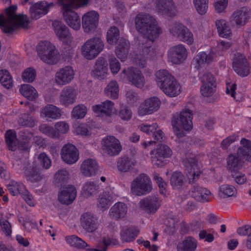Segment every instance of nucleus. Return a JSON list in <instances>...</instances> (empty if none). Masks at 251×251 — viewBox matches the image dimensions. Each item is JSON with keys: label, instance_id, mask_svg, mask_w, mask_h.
I'll list each match as a JSON object with an SVG mask.
<instances>
[{"label": "nucleus", "instance_id": "1", "mask_svg": "<svg viewBox=\"0 0 251 251\" xmlns=\"http://www.w3.org/2000/svg\"><path fill=\"white\" fill-rule=\"evenodd\" d=\"M17 6L12 5L5 9L6 18L0 14V27L8 35L14 34L20 28H27L29 20L26 15H17Z\"/></svg>", "mask_w": 251, "mask_h": 251}, {"label": "nucleus", "instance_id": "2", "mask_svg": "<svg viewBox=\"0 0 251 251\" xmlns=\"http://www.w3.org/2000/svg\"><path fill=\"white\" fill-rule=\"evenodd\" d=\"M135 24L137 31L144 37L152 40L157 39L162 33L155 18L149 14L141 13L135 18Z\"/></svg>", "mask_w": 251, "mask_h": 251}, {"label": "nucleus", "instance_id": "3", "mask_svg": "<svg viewBox=\"0 0 251 251\" xmlns=\"http://www.w3.org/2000/svg\"><path fill=\"white\" fill-rule=\"evenodd\" d=\"M62 5L63 18L67 25L72 28L77 30L80 27V20L71 8H77L87 4L89 0H58Z\"/></svg>", "mask_w": 251, "mask_h": 251}, {"label": "nucleus", "instance_id": "4", "mask_svg": "<svg viewBox=\"0 0 251 251\" xmlns=\"http://www.w3.org/2000/svg\"><path fill=\"white\" fill-rule=\"evenodd\" d=\"M158 86L167 95L176 97L180 93V86L175 78L166 70H159L155 74Z\"/></svg>", "mask_w": 251, "mask_h": 251}, {"label": "nucleus", "instance_id": "5", "mask_svg": "<svg viewBox=\"0 0 251 251\" xmlns=\"http://www.w3.org/2000/svg\"><path fill=\"white\" fill-rule=\"evenodd\" d=\"M192 112L188 109H183L179 114H176L173 115L172 125L174 131L177 137H182L184 136V132L180 127V126H182L183 128L186 131L192 129Z\"/></svg>", "mask_w": 251, "mask_h": 251}, {"label": "nucleus", "instance_id": "6", "mask_svg": "<svg viewBox=\"0 0 251 251\" xmlns=\"http://www.w3.org/2000/svg\"><path fill=\"white\" fill-rule=\"evenodd\" d=\"M37 50L40 58L45 63L50 65L57 63V51L50 42H41L37 47Z\"/></svg>", "mask_w": 251, "mask_h": 251}, {"label": "nucleus", "instance_id": "7", "mask_svg": "<svg viewBox=\"0 0 251 251\" xmlns=\"http://www.w3.org/2000/svg\"><path fill=\"white\" fill-rule=\"evenodd\" d=\"M104 44L98 37H93L86 41L82 47L84 56L89 60L94 59L103 50Z\"/></svg>", "mask_w": 251, "mask_h": 251}, {"label": "nucleus", "instance_id": "8", "mask_svg": "<svg viewBox=\"0 0 251 251\" xmlns=\"http://www.w3.org/2000/svg\"><path fill=\"white\" fill-rule=\"evenodd\" d=\"M152 189L151 182L149 177L142 174L135 178L131 184V192L136 196L146 195Z\"/></svg>", "mask_w": 251, "mask_h": 251}, {"label": "nucleus", "instance_id": "9", "mask_svg": "<svg viewBox=\"0 0 251 251\" xmlns=\"http://www.w3.org/2000/svg\"><path fill=\"white\" fill-rule=\"evenodd\" d=\"M169 32L171 34L179 40L191 45L194 41L193 35L191 31L184 25L174 23L170 25Z\"/></svg>", "mask_w": 251, "mask_h": 251}, {"label": "nucleus", "instance_id": "10", "mask_svg": "<svg viewBox=\"0 0 251 251\" xmlns=\"http://www.w3.org/2000/svg\"><path fill=\"white\" fill-rule=\"evenodd\" d=\"M102 149L105 153L113 156L121 151L122 147L119 140L113 136H107L101 141Z\"/></svg>", "mask_w": 251, "mask_h": 251}, {"label": "nucleus", "instance_id": "11", "mask_svg": "<svg viewBox=\"0 0 251 251\" xmlns=\"http://www.w3.org/2000/svg\"><path fill=\"white\" fill-rule=\"evenodd\" d=\"M156 39L153 40L146 37H143L139 40L137 49L140 55L146 59H152L156 56L153 42Z\"/></svg>", "mask_w": 251, "mask_h": 251}, {"label": "nucleus", "instance_id": "12", "mask_svg": "<svg viewBox=\"0 0 251 251\" xmlns=\"http://www.w3.org/2000/svg\"><path fill=\"white\" fill-rule=\"evenodd\" d=\"M122 73L132 85L138 88H142L144 86V76L142 72L136 68L128 67L126 69H123Z\"/></svg>", "mask_w": 251, "mask_h": 251}, {"label": "nucleus", "instance_id": "13", "mask_svg": "<svg viewBox=\"0 0 251 251\" xmlns=\"http://www.w3.org/2000/svg\"><path fill=\"white\" fill-rule=\"evenodd\" d=\"M183 162L186 170L188 171L189 183H195L199 179L201 174L198 169L197 160L193 157L185 158Z\"/></svg>", "mask_w": 251, "mask_h": 251}, {"label": "nucleus", "instance_id": "14", "mask_svg": "<svg viewBox=\"0 0 251 251\" xmlns=\"http://www.w3.org/2000/svg\"><path fill=\"white\" fill-rule=\"evenodd\" d=\"M250 65L245 56L241 53L234 55L233 68L235 72L242 77L248 75L250 73Z\"/></svg>", "mask_w": 251, "mask_h": 251}, {"label": "nucleus", "instance_id": "15", "mask_svg": "<svg viewBox=\"0 0 251 251\" xmlns=\"http://www.w3.org/2000/svg\"><path fill=\"white\" fill-rule=\"evenodd\" d=\"M99 15L94 11L86 13L82 18V25L84 31L86 33H93L99 23Z\"/></svg>", "mask_w": 251, "mask_h": 251}, {"label": "nucleus", "instance_id": "16", "mask_svg": "<svg viewBox=\"0 0 251 251\" xmlns=\"http://www.w3.org/2000/svg\"><path fill=\"white\" fill-rule=\"evenodd\" d=\"M160 105V101L155 97L149 98L141 103L138 110V113L141 116L151 114L157 111Z\"/></svg>", "mask_w": 251, "mask_h": 251}, {"label": "nucleus", "instance_id": "17", "mask_svg": "<svg viewBox=\"0 0 251 251\" xmlns=\"http://www.w3.org/2000/svg\"><path fill=\"white\" fill-rule=\"evenodd\" d=\"M61 156L65 163L72 164L78 160L79 153L77 148L74 145L68 144L63 146L61 151Z\"/></svg>", "mask_w": 251, "mask_h": 251}, {"label": "nucleus", "instance_id": "18", "mask_svg": "<svg viewBox=\"0 0 251 251\" xmlns=\"http://www.w3.org/2000/svg\"><path fill=\"white\" fill-rule=\"evenodd\" d=\"M24 175L26 180L32 183L39 182L45 177L42 170L35 162H33L31 166L25 168Z\"/></svg>", "mask_w": 251, "mask_h": 251}, {"label": "nucleus", "instance_id": "19", "mask_svg": "<svg viewBox=\"0 0 251 251\" xmlns=\"http://www.w3.org/2000/svg\"><path fill=\"white\" fill-rule=\"evenodd\" d=\"M75 72L71 66H65L59 69L55 75V82L58 85L69 84L74 79Z\"/></svg>", "mask_w": 251, "mask_h": 251}, {"label": "nucleus", "instance_id": "20", "mask_svg": "<svg viewBox=\"0 0 251 251\" xmlns=\"http://www.w3.org/2000/svg\"><path fill=\"white\" fill-rule=\"evenodd\" d=\"M155 8L166 16L173 17L176 15V7L173 0H156Z\"/></svg>", "mask_w": 251, "mask_h": 251}, {"label": "nucleus", "instance_id": "21", "mask_svg": "<svg viewBox=\"0 0 251 251\" xmlns=\"http://www.w3.org/2000/svg\"><path fill=\"white\" fill-rule=\"evenodd\" d=\"M141 208L148 213H154L160 206V202L156 196H149L140 201Z\"/></svg>", "mask_w": 251, "mask_h": 251}, {"label": "nucleus", "instance_id": "22", "mask_svg": "<svg viewBox=\"0 0 251 251\" xmlns=\"http://www.w3.org/2000/svg\"><path fill=\"white\" fill-rule=\"evenodd\" d=\"M187 51L184 46L178 45L172 48L169 54V59L174 64H179L187 57Z\"/></svg>", "mask_w": 251, "mask_h": 251}, {"label": "nucleus", "instance_id": "23", "mask_svg": "<svg viewBox=\"0 0 251 251\" xmlns=\"http://www.w3.org/2000/svg\"><path fill=\"white\" fill-rule=\"evenodd\" d=\"M76 95V90L73 87L66 86L61 91L60 101L62 105L67 106L75 102Z\"/></svg>", "mask_w": 251, "mask_h": 251}, {"label": "nucleus", "instance_id": "24", "mask_svg": "<svg viewBox=\"0 0 251 251\" xmlns=\"http://www.w3.org/2000/svg\"><path fill=\"white\" fill-rule=\"evenodd\" d=\"M76 196V190L73 186H68L58 194V200L62 204L68 205L72 203Z\"/></svg>", "mask_w": 251, "mask_h": 251}, {"label": "nucleus", "instance_id": "25", "mask_svg": "<svg viewBox=\"0 0 251 251\" xmlns=\"http://www.w3.org/2000/svg\"><path fill=\"white\" fill-rule=\"evenodd\" d=\"M81 224L83 228L88 232L93 233L98 228V222L94 215L88 212L81 217Z\"/></svg>", "mask_w": 251, "mask_h": 251}, {"label": "nucleus", "instance_id": "26", "mask_svg": "<svg viewBox=\"0 0 251 251\" xmlns=\"http://www.w3.org/2000/svg\"><path fill=\"white\" fill-rule=\"evenodd\" d=\"M108 72V64L106 60L103 57H99L97 60L92 75L98 78L103 79Z\"/></svg>", "mask_w": 251, "mask_h": 251}, {"label": "nucleus", "instance_id": "27", "mask_svg": "<svg viewBox=\"0 0 251 251\" xmlns=\"http://www.w3.org/2000/svg\"><path fill=\"white\" fill-rule=\"evenodd\" d=\"M194 184L190 192L191 196L198 201H208V199L207 197L211 194L210 191L205 188L200 187L195 183Z\"/></svg>", "mask_w": 251, "mask_h": 251}, {"label": "nucleus", "instance_id": "28", "mask_svg": "<svg viewBox=\"0 0 251 251\" xmlns=\"http://www.w3.org/2000/svg\"><path fill=\"white\" fill-rule=\"evenodd\" d=\"M41 116L51 120H56L61 116V110L52 104H48L41 110Z\"/></svg>", "mask_w": 251, "mask_h": 251}, {"label": "nucleus", "instance_id": "29", "mask_svg": "<svg viewBox=\"0 0 251 251\" xmlns=\"http://www.w3.org/2000/svg\"><path fill=\"white\" fill-rule=\"evenodd\" d=\"M226 168L231 173L239 171L243 167L244 161L237 154H230L226 159Z\"/></svg>", "mask_w": 251, "mask_h": 251}, {"label": "nucleus", "instance_id": "30", "mask_svg": "<svg viewBox=\"0 0 251 251\" xmlns=\"http://www.w3.org/2000/svg\"><path fill=\"white\" fill-rule=\"evenodd\" d=\"M99 166L95 160L87 159L85 160L81 165L82 174L87 176L95 175L98 172Z\"/></svg>", "mask_w": 251, "mask_h": 251}, {"label": "nucleus", "instance_id": "31", "mask_svg": "<svg viewBox=\"0 0 251 251\" xmlns=\"http://www.w3.org/2000/svg\"><path fill=\"white\" fill-rule=\"evenodd\" d=\"M215 57V55L213 52L210 51L207 53L202 51L199 52L194 58V60L196 62L195 68L199 69L205 64H210Z\"/></svg>", "mask_w": 251, "mask_h": 251}, {"label": "nucleus", "instance_id": "32", "mask_svg": "<svg viewBox=\"0 0 251 251\" xmlns=\"http://www.w3.org/2000/svg\"><path fill=\"white\" fill-rule=\"evenodd\" d=\"M127 211V206L123 202H118L110 208L109 216L113 219L118 220L124 218Z\"/></svg>", "mask_w": 251, "mask_h": 251}, {"label": "nucleus", "instance_id": "33", "mask_svg": "<svg viewBox=\"0 0 251 251\" xmlns=\"http://www.w3.org/2000/svg\"><path fill=\"white\" fill-rule=\"evenodd\" d=\"M242 145L237 151V154L242 158L251 162V141L245 138H242L240 141Z\"/></svg>", "mask_w": 251, "mask_h": 251}, {"label": "nucleus", "instance_id": "34", "mask_svg": "<svg viewBox=\"0 0 251 251\" xmlns=\"http://www.w3.org/2000/svg\"><path fill=\"white\" fill-rule=\"evenodd\" d=\"M250 18L249 14L244 7L234 11L231 15V19L235 24L239 26L246 25Z\"/></svg>", "mask_w": 251, "mask_h": 251}, {"label": "nucleus", "instance_id": "35", "mask_svg": "<svg viewBox=\"0 0 251 251\" xmlns=\"http://www.w3.org/2000/svg\"><path fill=\"white\" fill-rule=\"evenodd\" d=\"M197 246V240L189 236L178 243L176 250L177 251H196Z\"/></svg>", "mask_w": 251, "mask_h": 251}, {"label": "nucleus", "instance_id": "36", "mask_svg": "<svg viewBox=\"0 0 251 251\" xmlns=\"http://www.w3.org/2000/svg\"><path fill=\"white\" fill-rule=\"evenodd\" d=\"M129 49V44L125 39L121 38L116 47L115 53L121 61H124L127 56Z\"/></svg>", "mask_w": 251, "mask_h": 251}, {"label": "nucleus", "instance_id": "37", "mask_svg": "<svg viewBox=\"0 0 251 251\" xmlns=\"http://www.w3.org/2000/svg\"><path fill=\"white\" fill-rule=\"evenodd\" d=\"M52 25L57 36L60 39L70 38L71 35L68 28L61 22L54 21L52 23Z\"/></svg>", "mask_w": 251, "mask_h": 251}, {"label": "nucleus", "instance_id": "38", "mask_svg": "<svg viewBox=\"0 0 251 251\" xmlns=\"http://www.w3.org/2000/svg\"><path fill=\"white\" fill-rule=\"evenodd\" d=\"M46 1L37 2L33 5L30 8L31 17L32 19H38L42 15L47 13Z\"/></svg>", "mask_w": 251, "mask_h": 251}, {"label": "nucleus", "instance_id": "39", "mask_svg": "<svg viewBox=\"0 0 251 251\" xmlns=\"http://www.w3.org/2000/svg\"><path fill=\"white\" fill-rule=\"evenodd\" d=\"M113 106V102L107 100L102 102L101 104L93 106V110L96 113L109 116L111 114Z\"/></svg>", "mask_w": 251, "mask_h": 251}, {"label": "nucleus", "instance_id": "40", "mask_svg": "<svg viewBox=\"0 0 251 251\" xmlns=\"http://www.w3.org/2000/svg\"><path fill=\"white\" fill-rule=\"evenodd\" d=\"M134 162L127 156L119 158L117 162V167L118 171L121 173H127L133 168Z\"/></svg>", "mask_w": 251, "mask_h": 251}, {"label": "nucleus", "instance_id": "41", "mask_svg": "<svg viewBox=\"0 0 251 251\" xmlns=\"http://www.w3.org/2000/svg\"><path fill=\"white\" fill-rule=\"evenodd\" d=\"M119 244L118 240L113 236H104L102 243H100L96 248H91L87 250V251H106L107 247L108 246H115Z\"/></svg>", "mask_w": 251, "mask_h": 251}, {"label": "nucleus", "instance_id": "42", "mask_svg": "<svg viewBox=\"0 0 251 251\" xmlns=\"http://www.w3.org/2000/svg\"><path fill=\"white\" fill-rule=\"evenodd\" d=\"M21 94L30 100H34L38 97L36 89L29 84H23L20 89Z\"/></svg>", "mask_w": 251, "mask_h": 251}, {"label": "nucleus", "instance_id": "43", "mask_svg": "<svg viewBox=\"0 0 251 251\" xmlns=\"http://www.w3.org/2000/svg\"><path fill=\"white\" fill-rule=\"evenodd\" d=\"M69 173L65 169L58 170L54 176V183L57 187H62L67 182Z\"/></svg>", "mask_w": 251, "mask_h": 251}, {"label": "nucleus", "instance_id": "44", "mask_svg": "<svg viewBox=\"0 0 251 251\" xmlns=\"http://www.w3.org/2000/svg\"><path fill=\"white\" fill-rule=\"evenodd\" d=\"M216 25L220 36L227 38L231 34L230 28L225 20H217L216 22Z\"/></svg>", "mask_w": 251, "mask_h": 251}, {"label": "nucleus", "instance_id": "45", "mask_svg": "<svg viewBox=\"0 0 251 251\" xmlns=\"http://www.w3.org/2000/svg\"><path fill=\"white\" fill-rule=\"evenodd\" d=\"M113 201V197L109 192H104L98 199V206L103 209L107 208Z\"/></svg>", "mask_w": 251, "mask_h": 251}, {"label": "nucleus", "instance_id": "46", "mask_svg": "<svg viewBox=\"0 0 251 251\" xmlns=\"http://www.w3.org/2000/svg\"><path fill=\"white\" fill-rule=\"evenodd\" d=\"M5 137L8 149L12 151H15L17 149L18 144L15 132L12 130H9L6 131Z\"/></svg>", "mask_w": 251, "mask_h": 251}, {"label": "nucleus", "instance_id": "47", "mask_svg": "<svg viewBox=\"0 0 251 251\" xmlns=\"http://www.w3.org/2000/svg\"><path fill=\"white\" fill-rule=\"evenodd\" d=\"M119 86L115 81H110L104 89L105 94L108 97L116 99L119 96Z\"/></svg>", "mask_w": 251, "mask_h": 251}, {"label": "nucleus", "instance_id": "48", "mask_svg": "<svg viewBox=\"0 0 251 251\" xmlns=\"http://www.w3.org/2000/svg\"><path fill=\"white\" fill-rule=\"evenodd\" d=\"M0 82L6 89H9L12 87V77L7 70H0Z\"/></svg>", "mask_w": 251, "mask_h": 251}, {"label": "nucleus", "instance_id": "49", "mask_svg": "<svg viewBox=\"0 0 251 251\" xmlns=\"http://www.w3.org/2000/svg\"><path fill=\"white\" fill-rule=\"evenodd\" d=\"M99 185L97 183L87 182L83 186V194L87 197L95 195L99 192Z\"/></svg>", "mask_w": 251, "mask_h": 251}, {"label": "nucleus", "instance_id": "50", "mask_svg": "<svg viewBox=\"0 0 251 251\" xmlns=\"http://www.w3.org/2000/svg\"><path fill=\"white\" fill-rule=\"evenodd\" d=\"M120 31L116 26L111 27L107 31L106 39L107 42L110 45H114L120 41Z\"/></svg>", "mask_w": 251, "mask_h": 251}, {"label": "nucleus", "instance_id": "51", "mask_svg": "<svg viewBox=\"0 0 251 251\" xmlns=\"http://www.w3.org/2000/svg\"><path fill=\"white\" fill-rule=\"evenodd\" d=\"M151 153V154L156 153L158 157L166 158L171 156L172 154V151L168 146L160 144L157 146L156 150H152Z\"/></svg>", "mask_w": 251, "mask_h": 251}, {"label": "nucleus", "instance_id": "52", "mask_svg": "<svg viewBox=\"0 0 251 251\" xmlns=\"http://www.w3.org/2000/svg\"><path fill=\"white\" fill-rule=\"evenodd\" d=\"M39 130L43 134L52 139H59L60 135L52 126L47 124L41 125L39 128Z\"/></svg>", "mask_w": 251, "mask_h": 251}, {"label": "nucleus", "instance_id": "53", "mask_svg": "<svg viewBox=\"0 0 251 251\" xmlns=\"http://www.w3.org/2000/svg\"><path fill=\"white\" fill-rule=\"evenodd\" d=\"M184 176L180 172L176 171L173 173L171 177V184L174 188H179L184 182Z\"/></svg>", "mask_w": 251, "mask_h": 251}, {"label": "nucleus", "instance_id": "54", "mask_svg": "<svg viewBox=\"0 0 251 251\" xmlns=\"http://www.w3.org/2000/svg\"><path fill=\"white\" fill-rule=\"evenodd\" d=\"M8 190L13 196L21 194L25 191V187L22 183L11 181L7 185Z\"/></svg>", "mask_w": 251, "mask_h": 251}, {"label": "nucleus", "instance_id": "55", "mask_svg": "<svg viewBox=\"0 0 251 251\" xmlns=\"http://www.w3.org/2000/svg\"><path fill=\"white\" fill-rule=\"evenodd\" d=\"M87 109L86 107L82 104L75 106L72 112V116L76 119H82L85 117L87 113Z\"/></svg>", "mask_w": 251, "mask_h": 251}, {"label": "nucleus", "instance_id": "56", "mask_svg": "<svg viewBox=\"0 0 251 251\" xmlns=\"http://www.w3.org/2000/svg\"><path fill=\"white\" fill-rule=\"evenodd\" d=\"M195 7L198 13L204 15L208 8V0H193Z\"/></svg>", "mask_w": 251, "mask_h": 251}, {"label": "nucleus", "instance_id": "57", "mask_svg": "<svg viewBox=\"0 0 251 251\" xmlns=\"http://www.w3.org/2000/svg\"><path fill=\"white\" fill-rule=\"evenodd\" d=\"M36 71L32 68L25 69L22 74V78L25 82H32L36 77Z\"/></svg>", "mask_w": 251, "mask_h": 251}, {"label": "nucleus", "instance_id": "58", "mask_svg": "<svg viewBox=\"0 0 251 251\" xmlns=\"http://www.w3.org/2000/svg\"><path fill=\"white\" fill-rule=\"evenodd\" d=\"M37 160L40 165L45 169H49L51 166L50 159L44 152L41 153L38 155Z\"/></svg>", "mask_w": 251, "mask_h": 251}, {"label": "nucleus", "instance_id": "59", "mask_svg": "<svg viewBox=\"0 0 251 251\" xmlns=\"http://www.w3.org/2000/svg\"><path fill=\"white\" fill-rule=\"evenodd\" d=\"M19 123L22 126L33 127L35 125V119L29 115L24 114L20 118Z\"/></svg>", "mask_w": 251, "mask_h": 251}, {"label": "nucleus", "instance_id": "60", "mask_svg": "<svg viewBox=\"0 0 251 251\" xmlns=\"http://www.w3.org/2000/svg\"><path fill=\"white\" fill-rule=\"evenodd\" d=\"M216 85H202L201 88V94L205 97H209L213 95L216 91Z\"/></svg>", "mask_w": 251, "mask_h": 251}, {"label": "nucleus", "instance_id": "61", "mask_svg": "<svg viewBox=\"0 0 251 251\" xmlns=\"http://www.w3.org/2000/svg\"><path fill=\"white\" fill-rule=\"evenodd\" d=\"M109 66L113 74H116L120 71L121 65L118 60L113 55L109 56Z\"/></svg>", "mask_w": 251, "mask_h": 251}, {"label": "nucleus", "instance_id": "62", "mask_svg": "<svg viewBox=\"0 0 251 251\" xmlns=\"http://www.w3.org/2000/svg\"><path fill=\"white\" fill-rule=\"evenodd\" d=\"M236 191L235 187L228 184H223L220 187V192L228 197L233 196Z\"/></svg>", "mask_w": 251, "mask_h": 251}, {"label": "nucleus", "instance_id": "63", "mask_svg": "<svg viewBox=\"0 0 251 251\" xmlns=\"http://www.w3.org/2000/svg\"><path fill=\"white\" fill-rule=\"evenodd\" d=\"M201 80L203 85H216L214 76L210 73H205L201 77Z\"/></svg>", "mask_w": 251, "mask_h": 251}, {"label": "nucleus", "instance_id": "64", "mask_svg": "<svg viewBox=\"0 0 251 251\" xmlns=\"http://www.w3.org/2000/svg\"><path fill=\"white\" fill-rule=\"evenodd\" d=\"M55 129L60 135V133L65 134L69 130V126L67 123L65 122H59L56 123L54 125Z\"/></svg>", "mask_w": 251, "mask_h": 251}]
</instances>
